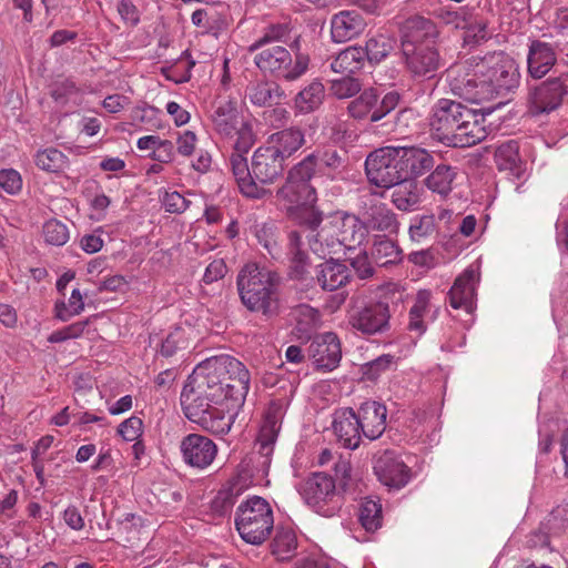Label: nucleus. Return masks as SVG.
Wrapping results in <instances>:
<instances>
[{"label":"nucleus","instance_id":"obj_35","mask_svg":"<svg viewBox=\"0 0 568 568\" xmlns=\"http://www.w3.org/2000/svg\"><path fill=\"white\" fill-rule=\"evenodd\" d=\"M284 95V91L280 84L271 80H261L252 82L247 85L245 98L260 108H271L280 103Z\"/></svg>","mask_w":568,"mask_h":568},{"label":"nucleus","instance_id":"obj_3","mask_svg":"<svg viewBox=\"0 0 568 568\" xmlns=\"http://www.w3.org/2000/svg\"><path fill=\"white\" fill-rule=\"evenodd\" d=\"M248 152H231L230 165L243 195L261 199L265 190L260 186L274 183L284 172V161L268 145L257 148L248 165Z\"/></svg>","mask_w":568,"mask_h":568},{"label":"nucleus","instance_id":"obj_57","mask_svg":"<svg viewBox=\"0 0 568 568\" xmlns=\"http://www.w3.org/2000/svg\"><path fill=\"white\" fill-rule=\"evenodd\" d=\"M161 114L160 109L152 105H144L134 110L133 119L134 121L145 124L148 130H159L163 128L160 118Z\"/></svg>","mask_w":568,"mask_h":568},{"label":"nucleus","instance_id":"obj_15","mask_svg":"<svg viewBox=\"0 0 568 568\" xmlns=\"http://www.w3.org/2000/svg\"><path fill=\"white\" fill-rule=\"evenodd\" d=\"M216 359L217 365L223 367L220 377L223 382V390L226 393V404L232 402L233 407L242 405L250 389V372L231 355L221 354L216 356Z\"/></svg>","mask_w":568,"mask_h":568},{"label":"nucleus","instance_id":"obj_25","mask_svg":"<svg viewBox=\"0 0 568 568\" xmlns=\"http://www.w3.org/2000/svg\"><path fill=\"white\" fill-rule=\"evenodd\" d=\"M332 427L337 442L343 447L354 450L359 446L363 433L353 408L337 409L334 413Z\"/></svg>","mask_w":568,"mask_h":568},{"label":"nucleus","instance_id":"obj_59","mask_svg":"<svg viewBox=\"0 0 568 568\" xmlns=\"http://www.w3.org/2000/svg\"><path fill=\"white\" fill-rule=\"evenodd\" d=\"M435 13L446 24H454L457 29L466 28L467 11L464 9L438 8Z\"/></svg>","mask_w":568,"mask_h":568},{"label":"nucleus","instance_id":"obj_9","mask_svg":"<svg viewBox=\"0 0 568 568\" xmlns=\"http://www.w3.org/2000/svg\"><path fill=\"white\" fill-rule=\"evenodd\" d=\"M235 526L244 541L255 546L262 545L274 528L270 504L258 496L243 501L236 510Z\"/></svg>","mask_w":568,"mask_h":568},{"label":"nucleus","instance_id":"obj_19","mask_svg":"<svg viewBox=\"0 0 568 568\" xmlns=\"http://www.w3.org/2000/svg\"><path fill=\"white\" fill-rule=\"evenodd\" d=\"M486 85L490 90L489 100L504 98L518 88L520 81L519 67L514 59L500 57L493 65L484 69Z\"/></svg>","mask_w":568,"mask_h":568},{"label":"nucleus","instance_id":"obj_30","mask_svg":"<svg viewBox=\"0 0 568 568\" xmlns=\"http://www.w3.org/2000/svg\"><path fill=\"white\" fill-rule=\"evenodd\" d=\"M399 162L405 178L416 181L435 166L434 155L423 148H397Z\"/></svg>","mask_w":568,"mask_h":568},{"label":"nucleus","instance_id":"obj_38","mask_svg":"<svg viewBox=\"0 0 568 568\" xmlns=\"http://www.w3.org/2000/svg\"><path fill=\"white\" fill-rule=\"evenodd\" d=\"M432 293L428 290H419L415 297V303L409 310V320L407 328L417 336H422L427 329L425 317L429 312Z\"/></svg>","mask_w":568,"mask_h":568},{"label":"nucleus","instance_id":"obj_18","mask_svg":"<svg viewBox=\"0 0 568 568\" xmlns=\"http://www.w3.org/2000/svg\"><path fill=\"white\" fill-rule=\"evenodd\" d=\"M404 64L415 81H430L436 78L443 61L433 44H419L416 48L402 49Z\"/></svg>","mask_w":568,"mask_h":568},{"label":"nucleus","instance_id":"obj_12","mask_svg":"<svg viewBox=\"0 0 568 568\" xmlns=\"http://www.w3.org/2000/svg\"><path fill=\"white\" fill-rule=\"evenodd\" d=\"M477 68L478 70L466 64H456L447 70L450 91L474 103L488 101L490 95L484 77L485 65H477Z\"/></svg>","mask_w":568,"mask_h":568},{"label":"nucleus","instance_id":"obj_54","mask_svg":"<svg viewBox=\"0 0 568 568\" xmlns=\"http://www.w3.org/2000/svg\"><path fill=\"white\" fill-rule=\"evenodd\" d=\"M436 233L434 215H422L416 217L409 226V235L413 241L422 242Z\"/></svg>","mask_w":568,"mask_h":568},{"label":"nucleus","instance_id":"obj_17","mask_svg":"<svg viewBox=\"0 0 568 568\" xmlns=\"http://www.w3.org/2000/svg\"><path fill=\"white\" fill-rule=\"evenodd\" d=\"M374 474L388 490H400L412 478L410 468L400 455L393 449H386L374 456Z\"/></svg>","mask_w":568,"mask_h":568},{"label":"nucleus","instance_id":"obj_1","mask_svg":"<svg viewBox=\"0 0 568 568\" xmlns=\"http://www.w3.org/2000/svg\"><path fill=\"white\" fill-rule=\"evenodd\" d=\"M491 112V109L476 110L455 100L439 99L430 109V136L446 146L470 148L491 132V125L486 124V116Z\"/></svg>","mask_w":568,"mask_h":568},{"label":"nucleus","instance_id":"obj_45","mask_svg":"<svg viewBox=\"0 0 568 568\" xmlns=\"http://www.w3.org/2000/svg\"><path fill=\"white\" fill-rule=\"evenodd\" d=\"M394 49V40L385 34H376L366 41L362 50L366 52V60L371 63H378L384 60Z\"/></svg>","mask_w":568,"mask_h":568},{"label":"nucleus","instance_id":"obj_16","mask_svg":"<svg viewBox=\"0 0 568 568\" xmlns=\"http://www.w3.org/2000/svg\"><path fill=\"white\" fill-rule=\"evenodd\" d=\"M390 306L387 300L369 302L355 308L348 318L349 325L364 335L383 334L390 328Z\"/></svg>","mask_w":568,"mask_h":568},{"label":"nucleus","instance_id":"obj_41","mask_svg":"<svg viewBox=\"0 0 568 568\" xmlns=\"http://www.w3.org/2000/svg\"><path fill=\"white\" fill-rule=\"evenodd\" d=\"M495 160L499 170H508L520 176L523 169L517 141L510 140L500 144L495 152Z\"/></svg>","mask_w":568,"mask_h":568},{"label":"nucleus","instance_id":"obj_13","mask_svg":"<svg viewBox=\"0 0 568 568\" xmlns=\"http://www.w3.org/2000/svg\"><path fill=\"white\" fill-rule=\"evenodd\" d=\"M365 173L369 183L383 187L400 182L405 176L399 162L397 148H382L368 154L365 161Z\"/></svg>","mask_w":568,"mask_h":568},{"label":"nucleus","instance_id":"obj_37","mask_svg":"<svg viewBox=\"0 0 568 568\" xmlns=\"http://www.w3.org/2000/svg\"><path fill=\"white\" fill-rule=\"evenodd\" d=\"M371 256L378 266L398 264L403 260V251L395 240L376 235L373 241Z\"/></svg>","mask_w":568,"mask_h":568},{"label":"nucleus","instance_id":"obj_11","mask_svg":"<svg viewBox=\"0 0 568 568\" xmlns=\"http://www.w3.org/2000/svg\"><path fill=\"white\" fill-rule=\"evenodd\" d=\"M305 503L317 514L332 517L341 508V496L335 479L323 471L312 473L300 487Z\"/></svg>","mask_w":568,"mask_h":568},{"label":"nucleus","instance_id":"obj_34","mask_svg":"<svg viewBox=\"0 0 568 568\" xmlns=\"http://www.w3.org/2000/svg\"><path fill=\"white\" fill-rule=\"evenodd\" d=\"M302 233L292 231L288 234V254L291 256L290 276L296 281L314 280L311 276V262L307 253L303 251Z\"/></svg>","mask_w":568,"mask_h":568},{"label":"nucleus","instance_id":"obj_24","mask_svg":"<svg viewBox=\"0 0 568 568\" xmlns=\"http://www.w3.org/2000/svg\"><path fill=\"white\" fill-rule=\"evenodd\" d=\"M283 418V407L280 403H271L268 406L263 424L260 428L256 439L257 453L264 458L263 465L270 464V457L273 454L274 445L276 443L281 422Z\"/></svg>","mask_w":568,"mask_h":568},{"label":"nucleus","instance_id":"obj_47","mask_svg":"<svg viewBox=\"0 0 568 568\" xmlns=\"http://www.w3.org/2000/svg\"><path fill=\"white\" fill-rule=\"evenodd\" d=\"M293 317L296 321L297 329L302 333L308 334L316 329L320 321L321 314L318 310L307 305L301 304L294 307Z\"/></svg>","mask_w":568,"mask_h":568},{"label":"nucleus","instance_id":"obj_31","mask_svg":"<svg viewBox=\"0 0 568 568\" xmlns=\"http://www.w3.org/2000/svg\"><path fill=\"white\" fill-rule=\"evenodd\" d=\"M366 22L357 10H343L332 17L331 34L334 42L342 43L361 34Z\"/></svg>","mask_w":568,"mask_h":568},{"label":"nucleus","instance_id":"obj_49","mask_svg":"<svg viewBox=\"0 0 568 568\" xmlns=\"http://www.w3.org/2000/svg\"><path fill=\"white\" fill-rule=\"evenodd\" d=\"M67 163V156L54 148L39 151L36 155V164L45 172L62 171Z\"/></svg>","mask_w":568,"mask_h":568},{"label":"nucleus","instance_id":"obj_62","mask_svg":"<svg viewBox=\"0 0 568 568\" xmlns=\"http://www.w3.org/2000/svg\"><path fill=\"white\" fill-rule=\"evenodd\" d=\"M0 187L8 194H17L22 187V179L19 172L13 169L1 170Z\"/></svg>","mask_w":568,"mask_h":568},{"label":"nucleus","instance_id":"obj_60","mask_svg":"<svg viewBox=\"0 0 568 568\" xmlns=\"http://www.w3.org/2000/svg\"><path fill=\"white\" fill-rule=\"evenodd\" d=\"M161 203L166 212L181 214L189 207L190 201L174 191L164 192V195L161 197Z\"/></svg>","mask_w":568,"mask_h":568},{"label":"nucleus","instance_id":"obj_53","mask_svg":"<svg viewBox=\"0 0 568 568\" xmlns=\"http://www.w3.org/2000/svg\"><path fill=\"white\" fill-rule=\"evenodd\" d=\"M43 235L47 243L57 246L64 245L70 237L67 224L55 219H52L44 223Z\"/></svg>","mask_w":568,"mask_h":568},{"label":"nucleus","instance_id":"obj_33","mask_svg":"<svg viewBox=\"0 0 568 568\" xmlns=\"http://www.w3.org/2000/svg\"><path fill=\"white\" fill-rule=\"evenodd\" d=\"M304 143L305 134L303 130L297 126H291L273 133L268 138L266 145L273 149V151L285 162L295 152H297Z\"/></svg>","mask_w":568,"mask_h":568},{"label":"nucleus","instance_id":"obj_36","mask_svg":"<svg viewBox=\"0 0 568 568\" xmlns=\"http://www.w3.org/2000/svg\"><path fill=\"white\" fill-rule=\"evenodd\" d=\"M392 189V203L399 211H413L419 206L423 189L415 180L404 178L400 182L394 184Z\"/></svg>","mask_w":568,"mask_h":568},{"label":"nucleus","instance_id":"obj_63","mask_svg":"<svg viewBox=\"0 0 568 568\" xmlns=\"http://www.w3.org/2000/svg\"><path fill=\"white\" fill-rule=\"evenodd\" d=\"M142 419L132 416L119 425L118 432L125 440L133 442L142 434Z\"/></svg>","mask_w":568,"mask_h":568},{"label":"nucleus","instance_id":"obj_29","mask_svg":"<svg viewBox=\"0 0 568 568\" xmlns=\"http://www.w3.org/2000/svg\"><path fill=\"white\" fill-rule=\"evenodd\" d=\"M557 53L552 44L532 40L527 54V71L532 79L544 78L556 64Z\"/></svg>","mask_w":568,"mask_h":568},{"label":"nucleus","instance_id":"obj_56","mask_svg":"<svg viewBox=\"0 0 568 568\" xmlns=\"http://www.w3.org/2000/svg\"><path fill=\"white\" fill-rule=\"evenodd\" d=\"M329 90L336 98L347 99L361 91V83L357 79L347 74L346 77L332 80Z\"/></svg>","mask_w":568,"mask_h":568},{"label":"nucleus","instance_id":"obj_28","mask_svg":"<svg viewBox=\"0 0 568 568\" xmlns=\"http://www.w3.org/2000/svg\"><path fill=\"white\" fill-rule=\"evenodd\" d=\"M314 280L323 291L333 292L351 282L352 271L344 262L331 257L316 266Z\"/></svg>","mask_w":568,"mask_h":568},{"label":"nucleus","instance_id":"obj_23","mask_svg":"<svg viewBox=\"0 0 568 568\" xmlns=\"http://www.w3.org/2000/svg\"><path fill=\"white\" fill-rule=\"evenodd\" d=\"M183 460L195 468H206L214 460L217 447L209 437L201 434L186 435L180 445Z\"/></svg>","mask_w":568,"mask_h":568},{"label":"nucleus","instance_id":"obj_42","mask_svg":"<svg viewBox=\"0 0 568 568\" xmlns=\"http://www.w3.org/2000/svg\"><path fill=\"white\" fill-rule=\"evenodd\" d=\"M324 85L320 81H313L295 97V108L301 113H310L316 110L324 99Z\"/></svg>","mask_w":568,"mask_h":568},{"label":"nucleus","instance_id":"obj_61","mask_svg":"<svg viewBox=\"0 0 568 568\" xmlns=\"http://www.w3.org/2000/svg\"><path fill=\"white\" fill-rule=\"evenodd\" d=\"M78 92V88L72 80L64 79L55 81L51 87V97L58 103H65V101Z\"/></svg>","mask_w":568,"mask_h":568},{"label":"nucleus","instance_id":"obj_20","mask_svg":"<svg viewBox=\"0 0 568 568\" xmlns=\"http://www.w3.org/2000/svg\"><path fill=\"white\" fill-rule=\"evenodd\" d=\"M276 196L280 201H284L288 204L287 214L288 216L301 227L302 237L308 233H316L320 231V226L323 222V212L315 206L317 201V193L315 192L314 200L294 199L287 197L282 193V186L277 190ZM301 233V231H298Z\"/></svg>","mask_w":568,"mask_h":568},{"label":"nucleus","instance_id":"obj_58","mask_svg":"<svg viewBox=\"0 0 568 568\" xmlns=\"http://www.w3.org/2000/svg\"><path fill=\"white\" fill-rule=\"evenodd\" d=\"M344 262H347L362 280L369 278L374 275V268L368 254L364 250H361L355 256L346 254Z\"/></svg>","mask_w":568,"mask_h":568},{"label":"nucleus","instance_id":"obj_44","mask_svg":"<svg viewBox=\"0 0 568 568\" xmlns=\"http://www.w3.org/2000/svg\"><path fill=\"white\" fill-rule=\"evenodd\" d=\"M358 519L367 531H375L382 526V504L371 497L362 500Z\"/></svg>","mask_w":568,"mask_h":568},{"label":"nucleus","instance_id":"obj_21","mask_svg":"<svg viewBox=\"0 0 568 568\" xmlns=\"http://www.w3.org/2000/svg\"><path fill=\"white\" fill-rule=\"evenodd\" d=\"M308 354L317 369L331 372L342 358V347L337 335L333 332L316 335L310 346Z\"/></svg>","mask_w":568,"mask_h":568},{"label":"nucleus","instance_id":"obj_22","mask_svg":"<svg viewBox=\"0 0 568 568\" xmlns=\"http://www.w3.org/2000/svg\"><path fill=\"white\" fill-rule=\"evenodd\" d=\"M402 49L416 48L419 44H432L439 36L435 22L419 14L405 19L400 27Z\"/></svg>","mask_w":568,"mask_h":568},{"label":"nucleus","instance_id":"obj_39","mask_svg":"<svg viewBox=\"0 0 568 568\" xmlns=\"http://www.w3.org/2000/svg\"><path fill=\"white\" fill-rule=\"evenodd\" d=\"M365 61L366 52L362 50V47L351 45L335 57L331 68L336 73L352 74L362 70Z\"/></svg>","mask_w":568,"mask_h":568},{"label":"nucleus","instance_id":"obj_27","mask_svg":"<svg viewBox=\"0 0 568 568\" xmlns=\"http://www.w3.org/2000/svg\"><path fill=\"white\" fill-rule=\"evenodd\" d=\"M342 227L339 237L331 235L326 225L322 226L316 233L305 234L310 250L320 257L336 254L341 245L347 246L348 251H351L355 244L351 241V229L344 225V221L342 222Z\"/></svg>","mask_w":568,"mask_h":568},{"label":"nucleus","instance_id":"obj_51","mask_svg":"<svg viewBox=\"0 0 568 568\" xmlns=\"http://www.w3.org/2000/svg\"><path fill=\"white\" fill-rule=\"evenodd\" d=\"M546 527L550 535L568 534V504L558 505L548 515Z\"/></svg>","mask_w":568,"mask_h":568},{"label":"nucleus","instance_id":"obj_52","mask_svg":"<svg viewBox=\"0 0 568 568\" xmlns=\"http://www.w3.org/2000/svg\"><path fill=\"white\" fill-rule=\"evenodd\" d=\"M237 494L233 488L221 489L210 504V509L213 516L224 517L229 515L236 501Z\"/></svg>","mask_w":568,"mask_h":568},{"label":"nucleus","instance_id":"obj_14","mask_svg":"<svg viewBox=\"0 0 568 568\" xmlns=\"http://www.w3.org/2000/svg\"><path fill=\"white\" fill-rule=\"evenodd\" d=\"M222 369L223 367L217 365L216 356L206 358L193 369L184 385L192 390H196L197 394L211 398L215 404L226 407L229 410L230 406L226 404V393L223 390V382L220 377Z\"/></svg>","mask_w":568,"mask_h":568},{"label":"nucleus","instance_id":"obj_46","mask_svg":"<svg viewBox=\"0 0 568 568\" xmlns=\"http://www.w3.org/2000/svg\"><path fill=\"white\" fill-rule=\"evenodd\" d=\"M195 65L190 52L185 50L182 52L175 67L162 68L161 73L166 80L176 84L189 82L192 78L191 70Z\"/></svg>","mask_w":568,"mask_h":568},{"label":"nucleus","instance_id":"obj_2","mask_svg":"<svg viewBox=\"0 0 568 568\" xmlns=\"http://www.w3.org/2000/svg\"><path fill=\"white\" fill-rule=\"evenodd\" d=\"M347 165L346 151L316 149L288 170L282 193L291 199L314 200L315 187L311 183L312 179L316 175L334 179Z\"/></svg>","mask_w":568,"mask_h":568},{"label":"nucleus","instance_id":"obj_40","mask_svg":"<svg viewBox=\"0 0 568 568\" xmlns=\"http://www.w3.org/2000/svg\"><path fill=\"white\" fill-rule=\"evenodd\" d=\"M425 179V185L433 192L447 195L453 190V182L457 175V168L448 164H438Z\"/></svg>","mask_w":568,"mask_h":568},{"label":"nucleus","instance_id":"obj_10","mask_svg":"<svg viewBox=\"0 0 568 568\" xmlns=\"http://www.w3.org/2000/svg\"><path fill=\"white\" fill-rule=\"evenodd\" d=\"M344 225L351 229V241L361 244L369 232L396 233L399 223L396 214L386 204L369 197L363 201L361 215L346 216Z\"/></svg>","mask_w":568,"mask_h":568},{"label":"nucleus","instance_id":"obj_55","mask_svg":"<svg viewBox=\"0 0 568 568\" xmlns=\"http://www.w3.org/2000/svg\"><path fill=\"white\" fill-rule=\"evenodd\" d=\"M393 363L394 356L390 354L378 356L362 366L363 378L371 382L376 381L383 373L390 368Z\"/></svg>","mask_w":568,"mask_h":568},{"label":"nucleus","instance_id":"obj_8","mask_svg":"<svg viewBox=\"0 0 568 568\" xmlns=\"http://www.w3.org/2000/svg\"><path fill=\"white\" fill-rule=\"evenodd\" d=\"M402 99L403 95L397 90L373 89L372 118L367 130L381 136L404 133L413 111L408 108H399Z\"/></svg>","mask_w":568,"mask_h":568},{"label":"nucleus","instance_id":"obj_32","mask_svg":"<svg viewBox=\"0 0 568 568\" xmlns=\"http://www.w3.org/2000/svg\"><path fill=\"white\" fill-rule=\"evenodd\" d=\"M477 274L474 270H466L455 280L454 285L449 290V305L459 310L463 308L467 313H471L475 308L476 288L475 283Z\"/></svg>","mask_w":568,"mask_h":568},{"label":"nucleus","instance_id":"obj_7","mask_svg":"<svg viewBox=\"0 0 568 568\" xmlns=\"http://www.w3.org/2000/svg\"><path fill=\"white\" fill-rule=\"evenodd\" d=\"M180 404L184 416L202 429L215 435L227 434L232 426V416H227L226 407L215 404L211 398L197 394L187 386H183Z\"/></svg>","mask_w":568,"mask_h":568},{"label":"nucleus","instance_id":"obj_5","mask_svg":"<svg viewBox=\"0 0 568 568\" xmlns=\"http://www.w3.org/2000/svg\"><path fill=\"white\" fill-rule=\"evenodd\" d=\"M213 130L231 152H250L256 141L253 125L244 120L236 101L220 100L212 106Z\"/></svg>","mask_w":568,"mask_h":568},{"label":"nucleus","instance_id":"obj_6","mask_svg":"<svg viewBox=\"0 0 568 568\" xmlns=\"http://www.w3.org/2000/svg\"><path fill=\"white\" fill-rule=\"evenodd\" d=\"M254 63L262 72L278 80L295 81L308 70L310 57L300 51L296 39L290 49L284 45L260 48L254 55Z\"/></svg>","mask_w":568,"mask_h":568},{"label":"nucleus","instance_id":"obj_4","mask_svg":"<svg viewBox=\"0 0 568 568\" xmlns=\"http://www.w3.org/2000/svg\"><path fill=\"white\" fill-rule=\"evenodd\" d=\"M281 275L256 263L245 264L237 274L236 285L242 304L266 318L278 314Z\"/></svg>","mask_w":568,"mask_h":568},{"label":"nucleus","instance_id":"obj_50","mask_svg":"<svg viewBox=\"0 0 568 568\" xmlns=\"http://www.w3.org/2000/svg\"><path fill=\"white\" fill-rule=\"evenodd\" d=\"M288 36V28L285 24H272L267 27L263 34L255 40L250 47L248 52L254 53L260 48L268 47V45H280L278 43L282 42L286 37Z\"/></svg>","mask_w":568,"mask_h":568},{"label":"nucleus","instance_id":"obj_43","mask_svg":"<svg viewBox=\"0 0 568 568\" xmlns=\"http://www.w3.org/2000/svg\"><path fill=\"white\" fill-rule=\"evenodd\" d=\"M296 536L292 529L277 528L271 542V552L277 560L284 561L292 558L296 550Z\"/></svg>","mask_w":568,"mask_h":568},{"label":"nucleus","instance_id":"obj_48","mask_svg":"<svg viewBox=\"0 0 568 568\" xmlns=\"http://www.w3.org/2000/svg\"><path fill=\"white\" fill-rule=\"evenodd\" d=\"M373 108V88L364 90L356 99L351 101L347 105V111L351 118L362 121L367 120L371 122ZM369 123H367L368 125Z\"/></svg>","mask_w":568,"mask_h":568},{"label":"nucleus","instance_id":"obj_26","mask_svg":"<svg viewBox=\"0 0 568 568\" xmlns=\"http://www.w3.org/2000/svg\"><path fill=\"white\" fill-rule=\"evenodd\" d=\"M363 436L369 440L379 438L386 429L387 408L376 400H366L356 412Z\"/></svg>","mask_w":568,"mask_h":568},{"label":"nucleus","instance_id":"obj_64","mask_svg":"<svg viewBox=\"0 0 568 568\" xmlns=\"http://www.w3.org/2000/svg\"><path fill=\"white\" fill-rule=\"evenodd\" d=\"M466 30L465 40L468 42H480L488 38L487 23L484 20L470 22L468 17L466 18Z\"/></svg>","mask_w":568,"mask_h":568}]
</instances>
